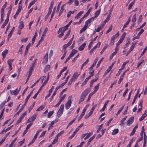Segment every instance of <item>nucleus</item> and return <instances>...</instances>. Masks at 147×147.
<instances>
[{"label": "nucleus", "mask_w": 147, "mask_h": 147, "mask_svg": "<svg viewBox=\"0 0 147 147\" xmlns=\"http://www.w3.org/2000/svg\"><path fill=\"white\" fill-rule=\"evenodd\" d=\"M100 9H99L97 10L95 13V17H97L100 14Z\"/></svg>", "instance_id": "38"}, {"label": "nucleus", "mask_w": 147, "mask_h": 147, "mask_svg": "<svg viewBox=\"0 0 147 147\" xmlns=\"http://www.w3.org/2000/svg\"><path fill=\"white\" fill-rule=\"evenodd\" d=\"M147 138V137L146 136L145 134V132L144 133V142L143 145V147H145V145L146 143V140Z\"/></svg>", "instance_id": "17"}, {"label": "nucleus", "mask_w": 147, "mask_h": 147, "mask_svg": "<svg viewBox=\"0 0 147 147\" xmlns=\"http://www.w3.org/2000/svg\"><path fill=\"white\" fill-rule=\"evenodd\" d=\"M134 117H130L127 122V125H129L131 124L134 121Z\"/></svg>", "instance_id": "8"}, {"label": "nucleus", "mask_w": 147, "mask_h": 147, "mask_svg": "<svg viewBox=\"0 0 147 147\" xmlns=\"http://www.w3.org/2000/svg\"><path fill=\"white\" fill-rule=\"evenodd\" d=\"M142 15H140V16L139 18L138 19V23H139L141 22L142 20Z\"/></svg>", "instance_id": "60"}, {"label": "nucleus", "mask_w": 147, "mask_h": 147, "mask_svg": "<svg viewBox=\"0 0 147 147\" xmlns=\"http://www.w3.org/2000/svg\"><path fill=\"white\" fill-rule=\"evenodd\" d=\"M80 75V74H78V72H76L74 73L71 79H72L73 81L76 79Z\"/></svg>", "instance_id": "10"}, {"label": "nucleus", "mask_w": 147, "mask_h": 147, "mask_svg": "<svg viewBox=\"0 0 147 147\" xmlns=\"http://www.w3.org/2000/svg\"><path fill=\"white\" fill-rule=\"evenodd\" d=\"M90 91V90L89 89H86L82 93L80 96V99L78 102L79 104H80L84 100L85 97Z\"/></svg>", "instance_id": "1"}, {"label": "nucleus", "mask_w": 147, "mask_h": 147, "mask_svg": "<svg viewBox=\"0 0 147 147\" xmlns=\"http://www.w3.org/2000/svg\"><path fill=\"white\" fill-rule=\"evenodd\" d=\"M26 105L25 104H24L22 106V107L20 108L19 111L16 113V114L15 115V116L16 115H18L19 113L23 110L24 108V107Z\"/></svg>", "instance_id": "14"}, {"label": "nucleus", "mask_w": 147, "mask_h": 147, "mask_svg": "<svg viewBox=\"0 0 147 147\" xmlns=\"http://www.w3.org/2000/svg\"><path fill=\"white\" fill-rule=\"evenodd\" d=\"M138 125H137L135 126L133 130H132V132L134 133H135V132L136 131V129L138 128Z\"/></svg>", "instance_id": "62"}, {"label": "nucleus", "mask_w": 147, "mask_h": 147, "mask_svg": "<svg viewBox=\"0 0 147 147\" xmlns=\"http://www.w3.org/2000/svg\"><path fill=\"white\" fill-rule=\"evenodd\" d=\"M73 40V38H72L68 42V43L67 44H65L64 45L63 47V48L66 49L70 45H71V43L72 42V40Z\"/></svg>", "instance_id": "9"}, {"label": "nucleus", "mask_w": 147, "mask_h": 147, "mask_svg": "<svg viewBox=\"0 0 147 147\" xmlns=\"http://www.w3.org/2000/svg\"><path fill=\"white\" fill-rule=\"evenodd\" d=\"M103 26L101 25L99 26L97 29H96L94 32H99L100 30L103 28Z\"/></svg>", "instance_id": "25"}, {"label": "nucleus", "mask_w": 147, "mask_h": 147, "mask_svg": "<svg viewBox=\"0 0 147 147\" xmlns=\"http://www.w3.org/2000/svg\"><path fill=\"white\" fill-rule=\"evenodd\" d=\"M147 50V46H146L144 49L141 55V56H142L145 53L146 51Z\"/></svg>", "instance_id": "50"}, {"label": "nucleus", "mask_w": 147, "mask_h": 147, "mask_svg": "<svg viewBox=\"0 0 147 147\" xmlns=\"http://www.w3.org/2000/svg\"><path fill=\"white\" fill-rule=\"evenodd\" d=\"M34 105V102L31 106L28 109L29 113L30 112L31 110L33 108Z\"/></svg>", "instance_id": "51"}, {"label": "nucleus", "mask_w": 147, "mask_h": 147, "mask_svg": "<svg viewBox=\"0 0 147 147\" xmlns=\"http://www.w3.org/2000/svg\"><path fill=\"white\" fill-rule=\"evenodd\" d=\"M13 59H9L7 61V63L9 65L8 68L9 71H11L12 69V62L13 61Z\"/></svg>", "instance_id": "4"}, {"label": "nucleus", "mask_w": 147, "mask_h": 147, "mask_svg": "<svg viewBox=\"0 0 147 147\" xmlns=\"http://www.w3.org/2000/svg\"><path fill=\"white\" fill-rule=\"evenodd\" d=\"M119 131V129H114L113 132H112L113 135H115L117 134Z\"/></svg>", "instance_id": "36"}, {"label": "nucleus", "mask_w": 147, "mask_h": 147, "mask_svg": "<svg viewBox=\"0 0 147 147\" xmlns=\"http://www.w3.org/2000/svg\"><path fill=\"white\" fill-rule=\"evenodd\" d=\"M63 111L59 110L57 113V116L58 117H60L63 113Z\"/></svg>", "instance_id": "27"}, {"label": "nucleus", "mask_w": 147, "mask_h": 147, "mask_svg": "<svg viewBox=\"0 0 147 147\" xmlns=\"http://www.w3.org/2000/svg\"><path fill=\"white\" fill-rule=\"evenodd\" d=\"M24 45H22L21 46V47H20V48L19 50V52L20 53V54H22V49L24 47Z\"/></svg>", "instance_id": "56"}, {"label": "nucleus", "mask_w": 147, "mask_h": 147, "mask_svg": "<svg viewBox=\"0 0 147 147\" xmlns=\"http://www.w3.org/2000/svg\"><path fill=\"white\" fill-rule=\"evenodd\" d=\"M18 88H17L14 90H10V92L11 94L17 95L19 93V92L18 91Z\"/></svg>", "instance_id": "11"}, {"label": "nucleus", "mask_w": 147, "mask_h": 147, "mask_svg": "<svg viewBox=\"0 0 147 147\" xmlns=\"http://www.w3.org/2000/svg\"><path fill=\"white\" fill-rule=\"evenodd\" d=\"M48 30V29L47 28H45V30L43 32L42 34V38H45V36Z\"/></svg>", "instance_id": "26"}, {"label": "nucleus", "mask_w": 147, "mask_h": 147, "mask_svg": "<svg viewBox=\"0 0 147 147\" xmlns=\"http://www.w3.org/2000/svg\"><path fill=\"white\" fill-rule=\"evenodd\" d=\"M33 70L34 67L30 66V70L29 71L28 75H29V76H31L32 73V71H33Z\"/></svg>", "instance_id": "28"}, {"label": "nucleus", "mask_w": 147, "mask_h": 147, "mask_svg": "<svg viewBox=\"0 0 147 147\" xmlns=\"http://www.w3.org/2000/svg\"><path fill=\"white\" fill-rule=\"evenodd\" d=\"M129 62V61H128L126 62H124L123 64L122 65L121 68V69L123 70L124 69V67H125V65H126V64L128 63Z\"/></svg>", "instance_id": "33"}, {"label": "nucleus", "mask_w": 147, "mask_h": 147, "mask_svg": "<svg viewBox=\"0 0 147 147\" xmlns=\"http://www.w3.org/2000/svg\"><path fill=\"white\" fill-rule=\"evenodd\" d=\"M44 107V106L41 105L37 109L36 111H40V110H42Z\"/></svg>", "instance_id": "45"}, {"label": "nucleus", "mask_w": 147, "mask_h": 147, "mask_svg": "<svg viewBox=\"0 0 147 147\" xmlns=\"http://www.w3.org/2000/svg\"><path fill=\"white\" fill-rule=\"evenodd\" d=\"M107 47H108V45H105L104 47L103 48V49H102V51L100 52V54H102L103 53V52L107 48Z\"/></svg>", "instance_id": "48"}, {"label": "nucleus", "mask_w": 147, "mask_h": 147, "mask_svg": "<svg viewBox=\"0 0 147 147\" xmlns=\"http://www.w3.org/2000/svg\"><path fill=\"white\" fill-rule=\"evenodd\" d=\"M68 29V28L65 26L60 28L57 32V33L58 34H59L61 32V34L58 35V37L59 38L62 37L63 35L65 32Z\"/></svg>", "instance_id": "2"}, {"label": "nucleus", "mask_w": 147, "mask_h": 147, "mask_svg": "<svg viewBox=\"0 0 147 147\" xmlns=\"http://www.w3.org/2000/svg\"><path fill=\"white\" fill-rule=\"evenodd\" d=\"M91 19H88L85 22V26L88 27L89 24L91 22Z\"/></svg>", "instance_id": "35"}, {"label": "nucleus", "mask_w": 147, "mask_h": 147, "mask_svg": "<svg viewBox=\"0 0 147 147\" xmlns=\"http://www.w3.org/2000/svg\"><path fill=\"white\" fill-rule=\"evenodd\" d=\"M92 113L90 112L89 113L86 114L84 118L85 119L88 118L90 115H91Z\"/></svg>", "instance_id": "39"}, {"label": "nucleus", "mask_w": 147, "mask_h": 147, "mask_svg": "<svg viewBox=\"0 0 147 147\" xmlns=\"http://www.w3.org/2000/svg\"><path fill=\"white\" fill-rule=\"evenodd\" d=\"M103 59V58H102L98 62L97 65V67H98L100 65L102 61V60Z\"/></svg>", "instance_id": "57"}, {"label": "nucleus", "mask_w": 147, "mask_h": 147, "mask_svg": "<svg viewBox=\"0 0 147 147\" xmlns=\"http://www.w3.org/2000/svg\"><path fill=\"white\" fill-rule=\"evenodd\" d=\"M89 74H90V76H89V78H91L93 76L94 74V70H93L91 72V71H89Z\"/></svg>", "instance_id": "42"}, {"label": "nucleus", "mask_w": 147, "mask_h": 147, "mask_svg": "<svg viewBox=\"0 0 147 147\" xmlns=\"http://www.w3.org/2000/svg\"><path fill=\"white\" fill-rule=\"evenodd\" d=\"M135 2V0H134L131 3H130L129 4V6L128 7V8L129 10L131 8L132 6L134 4Z\"/></svg>", "instance_id": "34"}, {"label": "nucleus", "mask_w": 147, "mask_h": 147, "mask_svg": "<svg viewBox=\"0 0 147 147\" xmlns=\"http://www.w3.org/2000/svg\"><path fill=\"white\" fill-rule=\"evenodd\" d=\"M86 45V43H84L79 47L78 50L80 51H82L84 49Z\"/></svg>", "instance_id": "15"}, {"label": "nucleus", "mask_w": 147, "mask_h": 147, "mask_svg": "<svg viewBox=\"0 0 147 147\" xmlns=\"http://www.w3.org/2000/svg\"><path fill=\"white\" fill-rule=\"evenodd\" d=\"M135 44H134L133 43H132V45L131 47H130V48L129 50H130L131 51H132L134 48Z\"/></svg>", "instance_id": "61"}, {"label": "nucleus", "mask_w": 147, "mask_h": 147, "mask_svg": "<svg viewBox=\"0 0 147 147\" xmlns=\"http://www.w3.org/2000/svg\"><path fill=\"white\" fill-rule=\"evenodd\" d=\"M99 86V83H98L96 86L94 87V90L92 92L94 94L95 93L97 90L98 89Z\"/></svg>", "instance_id": "24"}, {"label": "nucleus", "mask_w": 147, "mask_h": 147, "mask_svg": "<svg viewBox=\"0 0 147 147\" xmlns=\"http://www.w3.org/2000/svg\"><path fill=\"white\" fill-rule=\"evenodd\" d=\"M27 113V111H25L22 114L21 116L20 117L21 118V119L22 118V119H23V118L26 115Z\"/></svg>", "instance_id": "52"}, {"label": "nucleus", "mask_w": 147, "mask_h": 147, "mask_svg": "<svg viewBox=\"0 0 147 147\" xmlns=\"http://www.w3.org/2000/svg\"><path fill=\"white\" fill-rule=\"evenodd\" d=\"M36 117V115L35 114H34L32 116L29 118L27 121V123H28L32 122L35 120Z\"/></svg>", "instance_id": "7"}, {"label": "nucleus", "mask_w": 147, "mask_h": 147, "mask_svg": "<svg viewBox=\"0 0 147 147\" xmlns=\"http://www.w3.org/2000/svg\"><path fill=\"white\" fill-rule=\"evenodd\" d=\"M126 34V33L125 32H124L123 34L121 36V37L120 40H119L118 42L117 43L116 46V47H118V45L123 42L125 37Z\"/></svg>", "instance_id": "3"}, {"label": "nucleus", "mask_w": 147, "mask_h": 147, "mask_svg": "<svg viewBox=\"0 0 147 147\" xmlns=\"http://www.w3.org/2000/svg\"><path fill=\"white\" fill-rule=\"evenodd\" d=\"M12 8V7H11V8H10V9L9 11L7 13V17L6 19H7L9 20V15L11 13Z\"/></svg>", "instance_id": "30"}, {"label": "nucleus", "mask_w": 147, "mask_h": 147, "mask_svg": "<svg viewBox=\"0 0 147 147\" xmlns=\"http://www.w3.org/2000/svg\"><path fill=\"white\" fill-rule=\"evenodd\" d=\"M77 52V50L75 49H73L69 56L71 57H73L75 54Z\"/></svg>", "instance_id": "13"}, {"label": "nucleus", "mask_w": 147, "mask_h": 147, "mask_svg": "<svg viewBox=\"0 0 147 147\" xmlns=\"http://www.w3.org/2000/svg\"><path fill=\"white\" fill-rule=\"evenodd\" d=\"M4 15V13H1V21L0 23H1L4 20L3 17Z\"/></svg>", "instance_id": "49"}, {"label": "nucleus", "mask_w": 147, "mask_h": 147, "mask_svg": "<svg viewBox=\"0 0 147 147\" xmlns=\"http://www.w3.org/2000/svg\"><path fill=\"white\" fill-rule=\"evenodd\" d=\"M70 30H69L68 31L67 34H66L64 37L63 39V40H64L66 38H67L68 36L70 35Z\"/></svg>", "instance_id": "29"}, {"label": "nucleus", "mask_w": 147, "mask_h": 147, "mask_svg": "<svg viewBox=\"0 0 147 147\" xmlns=\"http://www.w3.org/2000/svg\"><path fill=\"white\" fill-rule=\"evenodd\" d=\"M31 43H29L28 45L26 47V50L24 54V56H26L28 53V49H29L30 45H31Z\"/></svg>", "instance_id": "16"}, {"label": "nucleus", "mask_w": 147, "mask_h": 147, "mask_svg": "<svg viewBox=\"0 0 147 147\" xmlns=\"http://www.w3.org/2000/svg\"><path fill=\"white\" fill-rule=\"evenodd\" d=\"M98 58L97 57L95 59L94 61V62L93 64L90 68V69L92 70L93 69L96 63H97V62L98 61Z\"/></svg>", "instance_id": "12"}, {"label": "nucleus", "mask_w": 147, "mask_h": 147, "mask_svg": "<svg viewBox=\"0 0 147 147\" xmlns=\"http://www.w3.org/2000/svg\"><path fill=\"white\" fill-rule=\"evenodd\" d=\"M112 26H110L109 27V28L107 30V31L106 32V34H107L108 33H109V32L111 31L112 30Z\"/></svg>", "instance_id": "54"}, {"label": "nucleus", "mask_w": 147, "mask_h": 147, "mask_svg": "<svg viewBox=\"0 0 147 147\" xmlns=\"http://www.w3.org/2000/svg\"><path fill=\"white\" fill-rule=\"evenodd\" d=\"M8 50L6 49L2 52V55L3 57V59L5 57L6 55L8 53Z\"/></svg>", "instance_id": "18"}, {"label": "nucleus", "mask_w": 147, "mask_h": 147, "mask_svg": "<svg viewBox=\"0 0 147 147\" xmlns=\"http://www.w3.org/2000/svg\"><path fill=\"white\" fill-rule=\"evenodd\" d=\"M54 0H53L51 1V4H50V6L49 7L53 8V5L54 4Z\"/></svg>", "instance_id": "63"}, {"label": "nucleus", "mask_w": 147, "mask_h": 147, "mask_svg": "<svg viewBox=\"0 0 147 147\" xmlns=\"http://www.w3.org/2000/svg\"><path fill=\"white\" fill-rule=\"evenodd\" d=\"M56 8V7H55L53 9V11L51 15V18H52L54 15V14L55 13Z\"/></svg>", "instance_id": "58"}, {"label": "nucleus", "mask_w": 147, "mask_h": 147, "mask_svg": "<svg viewBox=\"0 0 147 147\" xmlns=\"http://www.w3.org/2000/svg\"><path fill=\"white\" fill-rule=\"evenodd\" d=\"M54 113V111H50L48 113L47 117H48L49 118Z\"/></svg>", "instance_id": "43"}, {"label": "nucleus", "mask_w": 147, "mask_h": 147, "mask_svg": "<svg viewBox=\"0 0 147 147\" xmlns=\"http://www.w3.org/2000/svg\"><path fill=\"white\" fill-rule=\"evenodd\" d=\"M50 65H46L45 66V69L46 70L48 71L50 69Z\"/></svg>", "instance_id": "46"}, {"label": "nucleus", "mask_w": 147, "mask_h": 147, "mask_svg": "<svg viewBox=\"0 0 147 147\" xmlns=\"http://www.w3.org/2000/svg\"><path fill=\"white\" fill-rule=\"evenodd\" d=\"M119 36V32H118L117 33L115 34L111 38V39L114 40L116 38L118 37Z\"/></svg>", "instance_id": "21"}, {"label": "nucleus", "mask_w": 147, "mask_h": 147, "mask_svg": "<svg viewBox=\"0 0 147 147\" xmlns=\"http://www.w3.org/2000/svg\"><path fill=\"white\" fill-rule=\"evenodd\" d=\"M15 27H13L12 28L11 30V31L10 32V33L9 34V37H11L12 34L13 33V32L14 30H15Z\"/></svg>", "instance_id": "37"}, {"label": "nucleus", "mask_w": 147, "mask_h": 147, "mask_svg": "<svg viewBox=\"0 0 147 147\" xmlns=\"http://www.w3.org/2000/svg\"><path fill=\"white\" fill-rule=\"evenodd\" d=\"M40 78L38 80L36 81L34 84H33L31 87V88H32L37 83H38L39 81H40Z\"/></svg>", "instance_id": "53"}, {"label": "nucleus", "mask_w": 147, "mask_h": 147, "mask_svg": "<svg viewBox=\"0 0 147 147\" xmlns=\"http://www.w3.org/2000/svg\"><path fill=\"white\" fill-rule=\"evenodd\" d=\"M48 54L46 53L43 58V61L42 62V64L45 65L47 63L48 60Z\"/></svg>", "instance_id": "5"}, {"label": "nucleus", "mask_w": 147, "mask_h": 147, "mask_svg": "<svg viewBox=\"0 0 147 147\" xmlns=\"http://www.w3.org/2000/svg\"><path fill=\"white\" fill-rule=\"evenodd\" d=\"M9 20L6 19L5 20V22H4L3 24V25L1 27V28H4L5 27V26L9 22Z\"/></svg>", "instance_id": "22"}, {"label": "nucleus", "mask_w": 147, "mask_h": 147, "mask_svg": "<svg viewBox=\"0 0 147 147\" xmlns=\"http://www.w3.org/2000/svg\"><path fill=\"white\" fill-rule=\"evenodd\" d=\"M28 39V38L27 37L26 38H22L21 40V42H26Z\"/></svg>", "instance_id": "64"}, {"label": "nucleus", "mask_w": 147, "mask_h": 147, "mask_svg": "<svg viewBox=\"0 0 147 147\" xmlns=\"http://www.w3.org/2000/svg\"><path fill=\"white\" fill-rule=\"evenodd\" d=\"M74 11H69L67 15V17L68 18H69L71 16V13H74Z\"/></svg>", "instance_id": "47"}, {"label": "nucleus", "mask_w": 147, "mask_h": 147, "mask_svg": "<svg viewBox=\"0 0 147 147\" xmlns=\"http://www.w3.org/2000/svg\"><path fill=\"white\" fill-rule=\"evenodd\" d=\"M144 31V30L143 29H141V30H140V31L138 33V36H140V35L142 34V33Z\"/></svg>", "instance_id": "59"}, {"label": "nucleus", "mask_w": 147, "mask_h": 147, "mask_svg": "<svg viewBox=\"0 0 147 147\" xmlns=\"http://www.w3.org/2000/svg\"><path fill=\"white\" fill-rule=\"evenodd\" d=\"M87 27L84 25V27L80 30V33H82L84 31L87 29Z\"/></svg>", "instance_id": "32"}, {"label": "nucleus", "mask_w": 147, "mask_h": 147, "mask_svg": "<svg viewBox=\"0 0 147 147\" xmlns=\"http://www.w3.org/2000/svg\"><path fill=\"white\" fill-rule=\"evenodd\" d=\"M84 11H81L79 12L77 15L75 17V19H77L80 18L81 15L83 13Z\"/></svg>", "instance_id": "19"}, {"label": "nucleus", "mask_w": 147, "mask_h": 147, "mask_svg": "<svg viewBox=\"0 0 147 147\" xmlns=\"http://www.w3.org/2000/svg\"><path fill=\"white\" fill-rule=\"evenodd\" d=\"M37 59H35L34 61H33V63H32V65L31 67H34L36 65V62L37 61Z\"/></svg>", "instance_id": "40"}, {"label": "nucleus", "mask_w": 147, "mask_h": 147, "mask_svg": "<svg viewBox=\"0 0 147 147\" xmlns=\"http://www.w3.org/2000/svg\"><path fill=\"white\" fill-rule=\"evenodd\" d=\"M94 94L93 92L90 93L89 95L88 98L87 100V101H88L90 99L92 96Z\"/></svg>", "instance_id": "55"}, {"label": "nucleus", "mask_w": 147, "mask_h": 147, "mask_svg": "<svg viewBox=\"0 0 147 147\" xmlns=\"http://www.w3.org/2000/svg\"><path fill=\"white\" fill-rule=\"evenodd\" d=\"M125 104H124L123 106L120 108L118 111L117 114L116 115H117L119 114L122 111V110L124 108V107L125 106Z\"/></svg>", "instance_id": "31"}, {"label": "nucleus", "mask_w": 147, "mask_h": 147, "mask_svg": "<svg viewBox=\"0 0 147 147\" xmlns=\"http://www.w3.org/2000/svg\"><path fill=\"white\" fill-rule=\"evenodd\" d=\"M24 26L23 22L22 21H20V25L19 26V29H22L24 27Z\"/></svg>", "instance_id": "23"}, {"label": "nucleus", "mask_w": 147, "mask_h": 147, "mask_svg": "<svg viewBox=\"0 0 147 147\" xmlns=\"http://www.w3.org/2000/svg\"><path fill=\"white\" fill-rule=\"evenodd\" d=\"M72 103L71 100L69 99L65 105V107L66 109H68L71 105Z\"/></svg>", "instance_id": "6"}, {"label": "nucleus", "mask_w": 147, "mask_h": 147, "mask_svg": "<svg viewBox=\"0 0 147 147\" xmlns=\"http://www.w3.org/2000/svg\"><path fill=\"white\" fill-rule=\"evenodd\" d=\"M127 117V116H125L124 118L122 119L121 120V123H120L121 125H124L123 122L126 119Z\"/></svg>", "instance_id": "41"}, {"label": "nucleus", "mask_w": 147, "mask_h": 147, "mask_svg": "<svg viewBox=\"0 0 147 147\" xmlns=\"http://www.w3.org/2000/svg\"><path fill=\"white\" fill-rule=\"evenodd\" d=\"M136 14H134L133 17V18L132 20V22H135L136 21Z\"/></svg>", "instance_id": "44"}, {"label": "nucleus", "mask_w": 147, "mask_h": 147, "mask_svg": "<svg viewBox=\"0 0 147 147\" xmlns=\"http://www.w3.org/2000/svg\"><path fill=\"white\" fill-rule=\"evenodd\" d=\"M7 5V2H5V4L3 6L1 9V13H4V10L5 8L6 7Z\"/></svg>", "instance_id": "20"}]
</instances>
